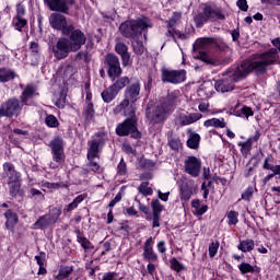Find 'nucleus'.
Listing matches in <instances>:
<instances>
[{
    "instance_id": "1",
    "label": "nucleus",
    "mask_w": 280,
    "mask_h": 280,
    "mask_svg": "<svg viewBox=\"0 0 280 280\" xmlns=\"http://www.w3.org/2000/svg\"><path fill=\"white\" fill-rule=\"evenodd\" d=\"M277 60H279L277 48H271L268 51L258 55L253 61H244L237 67H232L224 73L226 78L215 82V91H218V93H229L235 89L234 82L244 80L250 71L265 73L268 66L275 65Z\"/></svg>"
},
{
    "instance_id": "2",
    "label": "nucleus",
    "mask_w": 280,
    "mask_h": 280,
    "mask_svg": "<svg viewBox=\"0 0 280 280\" xmlns=\"http://www.w3.org/2000/svg\"><path fill=\"white\" fill-rule=\"evenodd\" d=\"M50 26L54 30L62 32L63 36L60 37L56 45L52 46V54L57 60H65L71 51H80L82 45L86 43V36L80 30H75L73 25H67V18L60 13H52L49 16Z\"/></svg>"
},
{
    "instance_id": "3",
    "label": "nucleus",
    "mask_w": 280,
    "mask_h": 280,
    "mask_svg": "<svg viewBox=\"0 0 280 280\" xmlns=\"http://www.w3.org/2000/svg\"><path fill=\"white\" fill-rule=\"evenodd\" d=\"M152 27V21L148 18L126 21L120 24L119 32L125 38H143V32Z\"/></svg>"
},
{
    "instance_id": "4",
    "label": "nucleus",
    "mask_w": 280,
    "mask_h": 280,
    "mask_svg": "<svg viewBox=\"0 0 280 280\" xmlns=\"http://www.w3.org/2000/svg\"><path fill=\"white\" fill-rule=\"evenodd\" d=\"M124 95L125 98L119 104L118 109L124 110V115H135V113H137V105H135V103L139 102L141 83L139 81L129 83Z\"/></svg>"
},
{
    "instance_id": "5",
    "label": "nucleus",
    "mask_w": 280,
    "mask_h": 280,
    "mask_svg": "<svg viewBox=\"0 0 280 280\" xmlns=\"http://www.w3.org/2000/svg\"><path fill=\"white\" fill-rule=\"evenodd\" d=\"M172 106H174V95L170 94L165 102L156 105L154 108H147V119L150 124H161L165 121L168 113L172 110Z\"/></svg>"
},
{
    "instance_id": "6",
    "label": "nucleus",
    "mask_w": 280,
    "mask_h": 280,
    "mask_svg": "<svg viewBox=\"0 0 280 280\" xmlns=\"http://www.w3.org/2000/svg\"><path fill=\"white\" fill-rule=\"evenodd\" d=\"M125 117H128L124 122L119 124L116 128V133L118 137H128V135H131L133 139L141 138V133L139 130H137V115L133 113V115H125Z\"/></svg>"
},
{
    "instance_id": "7",
    "label": "nucleus",
    "mask_w": 280,
    "mask_h": 280,
    "mask_svg": "<svg viewBox=\"0 0 280 280\" xmlns=\"http://www.w3.org/2000/svg\"><path fill=\"white\" fill-rule=\"evenodd\" d=\"M224 14L220 10H215L211 7H206L203 13H199L195 16V23L197 27H202L207 21H224Z\"/></svg>"
},
{
    "instance_id": "8",
    "label": "nucleus",
    "mask_w": 280,
    "mask_h": 280,
    "mask_svg": "<svg viewBox=\"0 0 280 280\" xmlns=\"http://www.w3.org/2000/svg\"><path fill=\"white\" fill-rule=\"evenodd\" d=\"M62 211L60 208H52L49 210L48 214L40 217L35 223L34 229H48L51 224H56L60 220Z\"/></svg>"
},
{
    "instance_id": "9",
    "label": "nucleus",
    "mask_w": 280,
    "mask_h": 280,
    "mask_svg": "<svg viewBox=\"0 0 280 280\" xmlns=\"http://www.w3.org/2000/svg\"><path fill=\"white\" fill-rule=\"evenodd\" d=\"M187 80V71L185 70H162V82H168V84H182Z\"/></svg>"
},
{
    "instance_id": "10",
    "label": "nucleus",
    "mask_w": 280,
    "mask_h": 280,
    "mask_svg": "<svg viewBox=\"0 0 280 280\" xmlns=\"http://www.w3.org/2000/svg\"><path fill=\"white\" fill-rule=\"evenodd\" d=\"M106 143V133L98 132L95 138L91 141L90 148L88 150V161H95L100 154V148Z\"/></svg>"
},
{
    "instance_id": "11",
    "label": "nucleus",
    "mask_w": 280,
    "mask_h": 280,
    "mask_svg": "<svg viewBox=\"0 0 280 280\" xmlns=\"http://www.w3.org/2000/svg\"><path fill=\"white\" fill-rule=\"evenodd\" d=\"M105 60L108 66V77L110 78V80H117V78H119V75H121L122 73L119 57H117L115 54H108Z\"/></svg>"
},
{
    "instance_id": "12",
    "label": "nucleus",
    "mask_w": 280,
    "mask_h": 280,
    "mask_svg": "<svg viewBox=\"0 0 280 280\" xmlns=\"http://www.w3.org/2000/svg\"><path fill=\"white\" fill-rule=\"evenodd\" d=\"M52 160L59 165L65 163V140L55 138L50 141Z\"/></svg>"
},
{
    "instance_id": "13",
    "label": "nucleus",
    "mask_w": 280,
    "mask_h": 280,
    "mask_svg": "<svg viewBox=\"0 0 280 280\" xmlns=\"http://www.w3.org/2000/svg\"><path fill=\"white\" fill-rule=\"evenodd\" d=\"M200 170H202V162L196 156H188L184 161V171L192 178L200 176Z\"/></svg>"
},
{
    "instance_id": "14",
    "label": "nucleus",
    "mask_w": 280,
    "mask_h": 280,
    "mask_svg": "<svg viewBox=\"0 0 280 280\" xmlns=\"http://www.w3.org/2000/svg\"><path fill=\"white\" fill-rule=\"evenodd\" d=\"M21 113V103L18 98H10L0 106V117H14Z\"/></svg>"
},
{
    "instance_id": "15",
    "label": "nucleus",
    "mask_w": 280,
    "mask_h": 280,
    "mask_svg": "<svg viewBox=\"0 0 280 280\" xmlns=\"http://www.w3.org/2000/svg\"><path fill=\"white\" fill-rule=\"evenodd\" d=\"M45 1L49 10H51V12H62L63 14H67V12H69V9L73 3V0H45Z\"/></svg>"
},
{
    "instance_id": "16",
    "label": "nucleus",
    "mask_w": 280,
    "mask_h": 280,
    "mask_svg": "<svg viewBox=\"0 0 280 280\" xmlns=\"http://www.w3.org/2000/svg\"><path fill=\"white\" fill-rule=\"evenodd\" d=\"M143 257L148 259V261H156L159 259V255L154 253V238L150 236L143 246Z\"/></svg>"
},
{
    "instance_id": "17",
    "label": "nucleus",
    "mask_w": 280,
    "mask_h": 280,
    "mask_svg": "<svg viewBox=\"0 0 280 280\" xmlns=\"http://www.w3.org/2000/svg\"><path fill=\"white\" fill-rule=\"evenodd\" d=\"M3 176L7 179V183L13 182V180H21V173L16 172L14 168V164L5 162L3 164Z\"/></svg>"
},
{
    "instance_id": "18",
    "label": "nucleus",
    "mask_w": 280,
    "mask_h": 280,
    "mask_svg": "<svg viewBox=\"0 0 280 280\" xmlns=\"http://www.w3.org/2000/svg\"><path fill=\"white\" fill-rule=\"evenodd\" d=\"M199 119H202V114L200 113H194V114H179L178 121L180 126H189L191 124H196V121H199Z\"/></svg>"
},
{
    "instance_id": "19",
    "label": "nucleus",
    "mask_w": 280,
    "mask_h": 280,
    "mask_svg": "<svg viewBox=\"0 0 280 280\" xmlns=\"http://www.w3.org/2000/svg\"><path fill=\"white\" fill-rule=\"evenodd\" d=\"M180 199L185 202L191 200V196H194V185L192 182H183L179 186Z\"/></svg>"
},
{
    "instance_id": "20",
    "label": "nucleus",
    "mask_w": 280,
    "mask_h": 280,
    "mask_svg": "<svg viewBox=\"0 0 280 280\" xmlns=\"http://www.w3.org/2000/svg\"><path fill=\"white\" fill-rule=\"evenodd\" d=\"M260 137H261V133H259V131H256L254 136L247 139V141L238 143V145L241 147V152L243 156L248 155V152H250L253 148V143H255V141H259Z\"/></svg>"
},
{
    "instance_id": "21",
    "label": "nucleus",
    "mask_w": 280,
    "mask_h": 280,
    "mask_svg": "<svg viewBox=\"0 0 280 280\" xmlns=\"http://www.w3.org/2000/svg\"><path fill=\"white\" fill-rule=\"evenodd\" d=\"M262 168L280 175V164L275 165V156H272V154L267 155V158L264 160Z\"/></svg>"
},
{
    "instance_id": "22",
    "label": "nucleus",
    "mask_w": 280,
    "mask_h": 280,
    "mask_svg": "<svg viewBox=\"0 0 280 280\" xmlns=\"http://www.w3.org/2000/svg\"><path fill=\"white\" fill-rule=\"evenodd\" d=\"M4 218L7 219L5 226L8 231H11L12 233H14V225L18 224L19 217L16 215V213L12 212V210H8L4 213Z\"/></svg>"
},
{
    "instance_id": "23",
    "label": "nucleus",
    "mask_w": 280,
    "mask_h": 280,
    "mask_svg": "<svg viewBox=\"0 0 280 280\" xmlns=\"http://www.w3.org/2000/svg\"><path fill=\"white\" fill-rule=\"evenodd\" d=\"M36 95H38V93H36V88H34L33 85H27L22 93L23 104H25V106H28L30 100L36 97Z\"/></svg>"
},
{
    "instance_id": "24",
    "label": "nucleus",
    "mask_w": 280,
    "mask_h": 280,
    "mask_svg": "<svg viewBox=\"0 0 280 280\" xmlns=\"http://www.w3.org/2000/svg\"><path fill=\"white\" fill-rule=\"evenodd\" d=\"M177 21L174 18H171L168 20V31L166 33V36H172V38L174 40H176V38H185V34L180 33L179 31L174 30V25H176Z\"/></svg>"
},
{
    "instance_id": "25",
    "label": "nucleus",
    "mask_w": 280,
    "mask_h": 280,
    "mask_svg": "<svg viewBox=\"0 0 280 280\" xmlns=\"http://www.w3.org/2000/svg\"><path fill=\"white\" fill-rule=\"evenodd\" d=\"M206 128H226V122L224 118H211L203 122Z\"/></svg>"
},
{
    "instance_id": "26",
    "label": "nucleus",
    "mask_w": 280,
    "mask_h": 280,
    "mask_svg": "<svg viewBox=\"0 0 280 280\" xmlns=\"http://www.w3.org/2000/svg\"><path fill=\"white\" fill-rule=\"evenodd\" d=\"M118 92L115 91V89L110 85L109 88H107L106 90H104L102 92V100L106 103V104H110V102L113 100H115V97H117Z\"/></svg>"
},
{
    "instance_id": "27",
    "label": "nucleus",
    "mask_w": 280,
    "mask_h": 280,
    "mask_svg": "<svg viewBox=\"0 0 280 280\" xmlns=\"http://www.w3.org/2000/svg\"><path fill=\"white\" fill-rule=\"evenodd\" d=\"M86 199V195H79L77 198L73 199L72 202H70L66 208H65V211L67 213L78 209V207L84 202V200Z\"/></svg>"
},
{
    "instance_id": "28",
    "label": "nucleus",
    "mask_w": 280,
    "mask_h": 280,
    "mask_svg": "<svg viewBox=\"0 0 280 280\" xmlns=\"http://www.w3.org/2000/svg\"><path fill=\"white\" fill-rule=\"evenodd\" d=\"M10 196L13 198L21 195V179L8 182Z\"/></svg>"
},
{
    "instance_id": "29",
    "label": "nucleus",
    "mask_w": 280,
    "mask_h": 280,
    "mask_svg": "<svg viewBox=\"0 0 280 280\" xmlns=\"http://www.w3.org/2000/svg\"><path fill=\"white\" fill-rule=\"evenodd\" d=\"M238 250L242 253H250L255 248V241L253 240H244L237 246Z\"/></svg>"
},
{
    "instance_id": "30",
    "label": "nucleus",
    "mask_w": 280,
    "mask_h": 280,
    "mask_svg": "<svg viewBox=\"0 0 280 280\" xmlns=\"http://www.w3.org/2000/svg\"><path fill=\"white\" fill-rule=\"evenodd\" d=\"M16 74L14 71L5 68H0V82H10V80H14Z\"/></svg>"
},
{
    "instance_id": "31",
    "label": "nucleus",
    "mask_w": 280,
    "mask_h": 280,
    "mask_svg": "<svg viewBox=\"0 0 280 280\" xmlns=\"http://www.w3.org/2000/svg\"><path fill=\"white\" fill-rule=\"evenodd\" d=\"M233 113L236 117H246V119L254 115L253 108L247 106H243L241 109H233Z\"/></svg>"
},
{
    "instance_id": "32",
    "label": "nucleus",
    "mask_w": 280,
    "mask_h": 280,
    "mask_svg": "<svg viewBox=\"0 0 280 280\" xmlns=\"http://www.w3.org/2000/svg\"><path fill=\"white\" fill-rule=\"evenodd\" d=\"M213 43L212 38L202 37L195 42L194 49H207Z\"/></svg>"
},
{
    "instance_id": "33",
    "label": "nucleus",
    "mask_w": 280,
    "mask_h": 280,
    "mask_svg": "<svg viewBox=\"0 0 280 280\" xmlns=\"http://www.w3.org/2000/svg\"><path fill=\"white\" fill-rule=\"evenodd\" d=\"M127 84H130V79L128 77H122V78L116 80V82L112 86H113L114 91L119 93L121 91V89H125V86Z\"/></svg>"
},
{
    "instance_id": "34",
    "label": "nucleus",
    "mask_w": 280,
    "mask_h": 280,
    "mask_svg": "<svg viewBox=\"0 0 280 280\" xmlns=\"http://www.w3.org/2000/svg\"><path fill=\"white\" fill-rule=\"evenodd\" d=\"M71 272H73V267H61L58 271V275L55 276V279L57 280H65L67 279V277H69V275H71Z\"/></svg>"
},
{
    "instance_id": "35",
    "label": "nucleus",
    "mask_w": 280,
    "mask_h": 280,
    "mask_svg": "<svg viewBox=\"0 0 280 280\" xmlns=\"http://www.w3.org/2000/svg\"><path fill=\"white\" fill-rule=\"evenodd\" d=\"M140 38L132 39V49L137 56L143 55V51H145V47L143 46V43L139 40Z\"/></svg>"
},
{
    "instance_id": "36",
    "label": "nucleus",
    "mask_w": 280,
    "mask_h": 280,
    "mask_svg": "<svg viewBox=\"0 0 280 280\" xmlns=\"http://www.w3.org/2000/svg\"><path fill=\"white\" fill-rule=\"evenodd\" d=\"M187 145L191 150H196V148H198V145H200V135H198V133L191 135L189 137V139L187 140Z\"/></svg>"
},
{
    "instance_id": "37",
    "label": "nucleus",
    "mask_w": 280,
    "mask_h": 280,
    "mask_svg": "<svg viewBox=\"0 0 280 280\" xmlns=\"http://www.w3.org/2000/svg\"><path fill=\"white\" fill-rule=\"evenodd\" d=\"M83 115H84L85 121H91V119H93V117H95V109H93L92 102L88 103V105L85 106V108L83 110Z\"/></svg>"
},
{
    "instance_id": "38",
    "label": "nucleus",
    "mask_w": 280,
    "mask_h": 280,
    "mask_svg": "<svg viewBox=\"0 0 280 280\" xmlns=\"http://www.w3.org/2000/svg\"><path fill=\"white\" fill-rule=\"evenodd\" d=\"M77 240L79 244H81L82 248H84V250H91V248H93V244H91V241L84 237L82 233L78 234Z\"/></svg>"
},
{
    "instance_id": "39",
    "label": "nucleus",
    "mask_w": 280,
    "mask_h": 280,
    "mask_svg": "<svg viewBox=\"0 0 280 280\" xmlns=\"http://www.w3.org/2000/svg\"><path fill=\"white\" fill-rule=\"evenodd\" d=\"M228 218V224L230 226H235V224H237V222H240V213H237L236 211L231 210L230 212H228L226 214Z\"/></svg>"
},
{
    "instance_id": "40",
    "label": "nucleus",
    "mask_w": 280,
    "mask_h": 280,
    "mask_svg": "<svg viewBox=\"0 0 280 280\" xmlns=\"http://www.w3.org/2000/svg\"><path fill=\"white\" fill-rule=\"evenodd\" d=\"M12 23L15 30H18V32H21V30H23V27L27 25V20H25L24 18L14 16Z\"/></svg>"
},
{
    "instance_id": "41",
    "label": "nucleus",
    "mask_w": 280,
    "mask_h": 280,
    "mask_svg": "<svg viewBox=\"0 0 280 280\" xmlns=\"http://www.w3.org/2000/svg\"><path fill=\"white\" fill-rule=\"evenodd\" d=\"M45 124H46V126H48V128H58V126H60L58 118H56V116H54L51 114L46 116Z\"/></svg>"
},
{
    "instance_id": "42",
    "label": "nucleus",
    "mask_w": 280,
    "mask_h": 280,
    "mask_svg": "<svg viewBox=\"0 0 280 280\" xmlns=\"http://www.w3.org/2000/svg\"><path fill=\"white\" fill-rule=\"evenodd\" d=\"M151 207L153 211V215H161V211H163L164 207L161 205V201L159 199H153L151 201Z\"/></svg>"
},
{
    "instance_id": "43",
    "label": "nucleus",
    "mask_w": 280,
    "mask_h": 280,
    "mask_svg": "<svg viewBox=\"0 0 280 280\" xmlns=\"http://www.w3.org/2000/svg\"><path fill=\"white\" fill-rule=\"evenodd\" d=\"M238 270L241 275H248V272L250 273L255 272V267H253L248 262H242L241 265H238Z\"/></svg>"
},
{
    "instance_id": "44",
    "label": "nucleus",
    "mask_w": 280,
    "mask_h": 280,
    "mask_svg": "<svg viewBox=\"0 0 280 280\" xmlns=\"http://www.w3.org/2000/svg\"><path fill=\"white\" fill-rule=\"evenodd\" d=\"M148 185H150V183L143 182V183L138 187V191H139L140 194H142V196H152V194H153L152 188H150Z\"/></svg>"
},
{
    "instance_id": "45",
    "label": "nucleus",
    "mask_w": 280,
    "mask_h": 280,
    "mask_svg": "<svg viewBox=\"0 0 280 280\" xmlns=\"http://www.w3.org/2000/svg\"><path fill=\"white\" fill-rule=\"evenodd\" d=\"M199 60L206 62L207 65H213L214 67L218 66V61L213 59L211 56L207 55V52H200Z\"/></svg>"
},
{
    "instance_id": "46",
    "label": "nucleus",
    "mask_w": 280,
    "mask_h": 280,
    "mask_svg": "<svg viewBox=\"0 0 280 280\" xmlns=\"http://www.w3.org/2000/svg\"><path fill=\"white\" fill-rule=\"evenodd\" d=\"M253 194H255V188L248 187L241 195V200H245L246 202H250V200H253Z\"/></svg>"
},
{
    "instance_id": "47",
    "label": "nucleus",
    "mask_w": 280,
    "mask_h": 280,
    "mask_svg": "<svg viewBox=\"0 0 280 280\" xmlns=\"http://www.w3.org/2000/svg\"><path fill=\"white\" fill-rule=\"evenodd\" d=\"M115 51L118 56H124V54L128 52V47L126 44L118 42L115 46Z\"/></svg>"
},
{
    "instance_id": "48",
    "label": "nucleus",
    "mask_w": 280,
    "mask_h": 280,
    "mask_svg": "<svg viewBox=\"0 0 280 280\" xmlns=\"http://www.w3.org/2000/svg\"><path fill=\"white\" fill-rule=\"evenodd\" d=\"M171 268L172 270H175V272H180V270H183V268L185 267L183 266V264H180V261H178V259L173 258L171 260Z\"/></svg>"
},
{
    "instance_id": "49",
    "label": "nucleus",
    "mask_w": 280,
    "mask_h": 280,
    "mask_svg": "<svg viewBox=\"0 0 280 280\" xmlns=\"http://www.w3.org/2000/svg\"><path fill=\"white\" fill-rule=\"evenodd\" d=\"M168 145L172 148V150H180V148H183V143L176 138L171 139Z\"/></svg>"
},
{
    "instance_id": "50",
    "label": "nucleus",
    "mask_w": 280,
    "mask_h": 280,
    "mask_svg": "<svg viewBox=\"0 0 280 280\" xmlns=\"http://www.w3.org/2000/svg\"><path fill=\"white\" fill-rule=\"evenodd\" d=\"M88 167L91 172H102V167L95 160H89Z\"/></svg>"
},
{
    "instance_id": "51",
    "label": "nucleus",
    "mask_w": 280,
    "mask_h": 280,
    "mask_svg": "<svg viewBox=\"0 0 280 280\" xmlns=\"http://www.w3.org/2000/svg\"><path fill=\"white\" fill-rule=\"evenodd\" d=\"M122 67H130L132 65V60L130 59V52H125L124 55H120Z\"/></svg>"
},
{
    "instance_id": "52",
    "label": "nucleus",
    "mask_w": 280,
    "mask_h": 280,
    "mask_svg": "<svg viewBox=\"0 0 280 280\" xmlns=\"http://www.w3.org/2000/svg\"><path fill=\"white\" fill-rule=\"evenodd\" d=\"M218 248H220V243H211L209 245V257L218 255Z\"/></svg>"
},
{
    "instance_id": "53",
    "label": "nucleus",
    "mask_w": 280,
    "mask_h": 280,
    "mask_svg": "<svg viewBox=\"0 0 280 280\" xmlns=\"http://www.w3.org/2000/svg\"><path fill=\"white\" fill-rule=\"evenodd\" d=\"M119 275L115 271H109L103 275L102 280H117Z\"/></svg>"
},
{
    "instance_id": "54",
    "label": "nucleus",
    "mask_w": 280,
    "mask_h": 280,
    "mask_svg": "<svg viewBox=\"0 0 280 280\" xmlns=\"http://www.w3.org/2000/svg\"><path fill=\"white\" fill-rule=\"evenodd\" d=\"M117 172H118V174H120V176L126 174L127 168H126V162H124V159L120 160V162H119V164L117 166Z\"/></svg>"
},
{
    "instance_id": "55",
    "label": "nucleus",
    "mask_w": 280,
    "mask_h": 280,
    "mask_svg": "<svg viewBox=\"0 0 280 280\" xmlns=\"http://www.w3.org/2000/svg\"><path fill=\"white\" fill-rule=\"evenodd\" d=\"M237 8L242 10V12H247L248 11V2L246 0H238L236 2Z\"/></svg>"
},
{
    "instance_id": "56",
    "label": "nucleus",
    "mask_w": 280,
    "mask_h": 280,
    "mask_svg": "<svg viewBox=\"0 0 280 280\" xmlns=\"http://www.w3.org/2000/svg\"><path fill=\"white\" fill-rule=\"evenodd\" d=\"M18 18L25 16V7L23 4H18L16 7V15Z\"/></svg>"
},
{
    "instance_id": "57",
    "label": "nucleus",
    "mask_w": 280,
    "mask_h": 280,
    "mask_svg": "<svg viewBox=\"0 0 280 280\" xmlns=\"http://www.w3.org/2000/svg\"><path fill=\"white\" fill-rule=\"evenodd\" d=\"M121 201V192H118L116 195V197L109 202L108 208L113 209V207H115V205H117V202Z\"/></svg>"
},
{
    "instance_id": "58",
    "label": "nucleus",
    "mask_w": 280,
    "mask_h": 280,
    "mask_svg": "<svg viewBox=\"0 0 280 280\" xmlns=\"http://www.w3.org/2000/svg\"><path fill=\"white\" fill-rule=\"evenodd\" d=\"M160 221H161V214H153V223H152L153 229L161 226Z\"/></svg>"
},
{
    "instance_id": "59",
    "label": "nucleus",
    "mask_w": 280,
    "mask_h": 280,
    "mask_svg": "<svg viewBox=\"0 0 280 280\" xmlns=\"http://www.w3.org/2000/svg\"><path fill=\"white\" fill-rule=\"evenodd\" d=\"M158 196L160 200H163V202H167V200H170V192H162L161 190H159Z\"/></svg>"
},
{
    "instance_id": "60",
    "label": "nucleus",
    "mask_w": 280,
    "mask_h": 280,
    "mask_svg": "<svg viewBox=\"0 0 280 280\" xmlns=\"http://www.w3.org/2000/svg\"><path fill=\"white\" fill-rule=\"evenodd\" d=\"M122 150L124 152H126L127 154H132L135 155L136 154V151L132 147H130V144H124L122 145Z\"/></svg>"
},
{
    "instance_id": "61",
    "label": "nucleus",
    "mask_w": 280,
    "mask_h": 280,
    "mask_svg": "<svg viewBox=\"0 0 280 280\" xmlns=\"http://www.w3.org/2000/svg\"><path fill=\"white\" fill-rule=\"evenodd\" d=\"M159 253H166L167 248L165 247V241H161L158 243Z\"/></svg>"
},
{
    "instance_id": "62",
    "label": "nucleus",
    "mask_w": 280,
    "mask_h": 280,
    "mask_svg": "<svg viewBox=\"0 0 280 280\" xmlns=\"http://www.w3.org/2000/svg\"><path fill=\"white\" fill-rule=\"evenodd\" d=\"M207 206L200 205L199 209L196 210L197 215H205V213H207Z\"/></svg>"
},
{
    "instance_id": "63",
    "label": "nucleus",
    "mask_w": 280,
    "mask_h": 280,
    "mask_svg": "<svg viewBox=\"0 0 280 280\" xmlns=\"http://www.w3.org/2000/svg\"><path fill=\"white\" fill-rule=\"evenodd\" d=\"M198 108L200 113H207L209 110V103H200Z\"/></svg>"
},
{
    "instance_id": "64",
    "label": "nucleus",
    "mask_w": 280,
    "mask_h": 280,
    "mask_svg": "<svg viewBox=\"0 0 280 280\" xmlns=\"http://www.w3.org/2000/svg\"><path fill=\"white\" fill-rule=\"evenodd\" d=\"M261 3H268L269 5H280V0H260Z\"/></svg>"
}]
</instances>
